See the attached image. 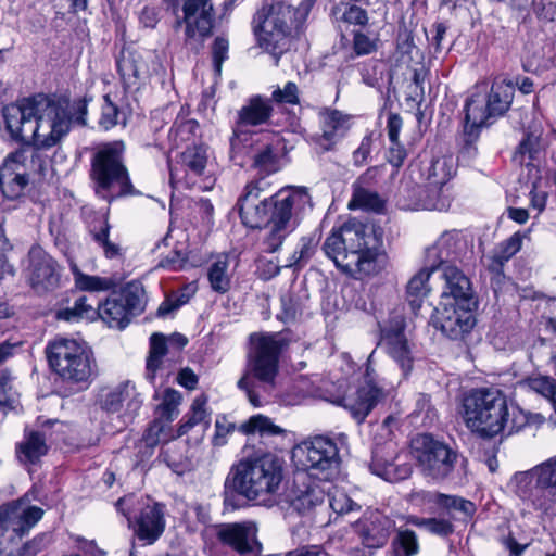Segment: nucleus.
I'll return each instance as SVG.
<instances>
[{
	"label": "nucleus",
	"mask_w": 556,
	"mask_h": 556,
	"mask_svg": "<svg viewBox=\"0 0 556 556\" xmlns=\"http://www.w3.org/2000/svg\"><path fill=\"white\" fill-rule=\"evenodd\" d=\"M292 459L303 470L323 473L328 479L337 472L340 464L336 442L325 435H316L298 444L292 451Z\"/></svg>",
	"instance_id": "14"
},
{
	"label": "nucleus",
	"mask_w": 556,
	"mask_h": 556,
	"mask_svg": "<svg viewBox=\"0 0 556 556\" xmlns=\"http://www.w3.org/2000/svg\"><path fill=\"white\" fill-rule=\"evenodd\" d=\"M536 481L547 501L549 513L556 509V456L534 467Z\"/></svg>",
	"instance_id": "32"
},
{
	"label": "nucleus",
	"mask_w": 556,
	"mask_h": 556,
	"mask_svg": "<svg viewBox=\"0 0 556 556\" xmlns=\"http://www.w3.org/2000/svg\"><path fill=\"white\" fill-rule=\"evenodd\" d=\"M71 269L75 286L81 291L100 292L115 287V281L112 278L86 275L78 269L76 264H72Z\"/></svg>",
	"instance_id": "40"
},
{
	"label": "nucleus",
	"mask_w": 556,
	"mask_h": 556,
	"mask_svg": "<svg viewBox=\"0 0 556 556\" xmlns=\"http://www.w3.org/2000/svg\"><path fill=\"white\" fill-rule=\"evenodd\" d=\"M93 240L102 248L106 258H122L124 255L123 248L110 240V225L104 218L99 230H91Z\"/></svg>",
	"instance_id": "47"
},
{
	"label": "nucleus",
	"mask_w": 556,
	"mask_h": 556,
	"mask_svg": "<svg viewBox=\"0 0 556 556\" xmlns=\"http://www.w3.org/2000/svg\"><path fill=\"white\" fill-rule=\"evenodd\" d=\"M427 185L426 194L422 199V205L426 210L445 211L450 207V199L444 194L443 187L437 188Z\"/></svg>",
	"instance_id": "52"
},
{
	"label": "nucleus",
	"mask_w": 556,
	"mask_h": 556,
	"mask_svg": "<svg viewBox=\"0 0 556 556\" xmlns=\"http://www.w3.org/2000/svg\"><path fill=\"white\" fill-rule=\"evenodd\" d=\"M28 280L36 292L53 290L59 286L60 267L40 247H33L28 252Z\"/></svg>",
	"instance_id": "20"
},
{
	"label": "nucleus",
	"mask_w": 556,
	"mask_h": 556,
	"mask_svg": "<svg viewBox=\"0 0 556 556\" xmlns=\"http://www.w3.org/2000/svg\"><path fill=\"white\" fill-rule=\"evenodd\" d=\"M124 152L123 141H112L98 147L91 157L90 178L96 194L104 200L135 194Z\"/></svg>",
	"instance_id": "8"
},
{
	"label": "nucleus",
	"mask_w": 556,
	"mask_h": 556,
	"mask_svg": "<svg viewBox=\"0 0 556 556\" xmlns=\"http://www.w3.org/2000/svg\"><path fill=\"white\" fill-rule=\"evenodd\" d=\"M349 206L378 212L383 207V201L376 192L363 188H356Z\"/></svg>",
	"instance_id": "50"
},
{
	"label": "nucleus",
	"mask_w": 556,
	"mask_h": 556,
	"mask_svg": "<svg viewBox=\"0 0 556 556\" xmlns=\"http://www.w3.org/2000/svg\"><path fill=\"white\" fill-rule=\"evenodd\" d=\"M235 430V425L228 421L225 417L217 418L215 421V434L213 443L216 446H222L227 442V437Z\"/></svg>",
	"instance_id": "63"
},
{
	"label": "nucleus",
	"mask_w": 556,
	"mask_h": 556,
	"mask_svg": "<svg viewBox=\"0 0 556 556\" xmlns=\"http://www.w3.org/2000/svg\"><path fill=\"white\" fill-rule=\"evenodd\" d=\"M394 522L378 510L367 511L354 525L364 546L368 548H380L389 540Z\"/></svg>",
	"instance_id": "22"
},
{
	"label": "nucleus",
	"mask_w": 556,
	"mask_h": 556,
	"mask_svg": "<svg viewBox=\"0 0 556 556\" xmlns=\"http://www.w3.org/2000/svg\"><path fill=\"white\" fill-rule=\"evenodd\" d=\"M115 506L127 518L138 540L151 545L163 534L166 522L162 504H150L130 494L121 497Z\"/></svg>",
	"instance_id": "11"
},
{
	"label": "nucleus",
	"mask_w": 556,
	"mask_h": 556,
	"mask_svg": "<svg viewBox=\"0 0 556 556\" xmlns=\"http://www.w3.org/2000/svg\"><path fill=\"white\" fill-rule=\"evenodd\" d=\"M533 11L536 17L544 22H552L556 18V7L544 0L533 1Z\"/></svg>",
	"instance_id": "64"
},
{
	"label": "nucleus",
	"mask_w": 556,
	"mask_h": 556,
	"mask_svg": "<svg viewBox=\"0 0 556 556\" xmlns=\"http://www.w3.org/2000/svg\"><path fill=\"white\" fill-rule=\"evenodd\" d=\"M11 250V244L5 238L4 231L0 226V281L7 277L12 278L15 274L13 265H11L4 257V253Z\"/></svg>",
	"instance_id": "57"
},
{
	"label": "nucleus",
	"mask_w": 556,
	"mask_h": 556,
	"mask_svg": "<svg viewBox=\"0 0 556 556\" xmlns=\"http://www.w3.org/2000/svg\"><path fill=\"white\" fill-rule=\"evenodd\" d=\"M48 451L45 434L38 431H30L25 434L24 440L16 447V455L23 464H35Z\"/></svg>",
	"instance_id": "33"
},
{
	"label": "nucleus",
	"mask_w": 556,
	"mask_h": 556,
	"mask_svg": "<svg viewBox=\"0 0 556 556\" xmlns=\"http://www.w3.org/2000/svg\"><path fill=\"white\" fill-rule=\"evenodd\" d=\"M527 233L516 232L492 252V254L484 257L485 266L494 274H501L503 266L508 262L520 249L522 239Z\"/></svg>",
	"instance_id": "31"
},
{
	"label": "nucleus",
	"mask_w": 556,
	"mask_h": 556,
	"mask_svg": "<svg viewBox=\"0 0 556 556\" xmlns=\"http://www.w3.org/2000/svg\"><path fill=\"white\" fill-rule=\"evenodd\" d=\"M397 452L392 443L386 446H377L372 452L370 470L374 475L389 482H396L408 478L412 466L407 463H395Z\"/></svg>",
	"instance_id": "26"
},
{
	"label": "nucleus",
	"mask_w": 556,
	"mask_h": 556,
	"mask_svg": "<svg viewBox=\"0 0 556 556\" xmlns=\"http://www.w3.org/2000/svg\"><path fill=\"white\" fill-rule=\"evenodd\" d=\"M319 241L320 233L318 231H314L308 236L302 237L298 249L290 255L285 267L294 269L304 267L315 254Z\"/></svg>",
	"instance_id": "37"
},
{
	"label": "nucleus",
	"mask_w": 556,
	"mask_h": 556,
	"mask_svg": "<svg viewBox=\"0 0 556 556\" xmlns=\"http://www.w3.org/2000/svg\"><path fill=\"white\" fill-rule=\"evenodd\" d=\"M460 415L467 428L482 437L491 438L509 429L507 400L496 388L471 390L463 399Z\"/></svg>",
	"instance_id": "6"
},
{
	"label": "nucleus",
	"mask_w": 556,
	"mask_h": 556,
	"mask_svg": "<svg viewBox=\"0 0 556 556\" xmlns=\"http://www.w3.org/2000/svg\"><path fill=\"white\" fill-rule=\"evenodd\" d=\"M267 188L264 178L248 184L239 201V213L247 227L265 226L263 244L267 252L274 253L296 228L300 215L311 206V198L305 188L287 187L260 200Z\"/></svg>",
	"instance_id": "2"
},
{
	"label": "nucleus",
	"mask_w": 556,
	"mask_h": 556,
	"mask_svg": "<svg viewBox=\"0 0 556 556\" xmlns=\"http://www.w3.org/2000/svg\"><path fill=\"white\" fill-rule=\"evenodd\" d=\"M117 68L125 83L135 84L143 73L146 65L137 53L123 51L121 58L117 60Z\"/></svg>",
	"instance_id": "38"
},
{
	"label": "nucleus",
	"mask_w": 556,
	"mask_h": 556,
	"mask_svg": "<svg viewBox=\"0 0 556 556\" xmlns=\"http://www.w3.org/2000/svg\"><path fill=\"white\" fill-rule=\"evenodd\" d=\"M271 97L278 103L296 104L299 102L298 86L292 81H288L282 89L277 88Z\"/></svg>",
	"instance_id": "56"
},
{
	"label": "nucleus",
	"mask_w": 556,
	"mask_h": 556,
	"mask_svg": "<svg viewBox=\"0 0 556 556\" xmlns=\"http://www.w3.org/2000/svg\"><path fill=\"white\" fill-rule=\"evenodd\" d=\"M475 306L450 300L444 301L442 307L437 309L434 325L447 338L460 340L472 330L476 324Z\"/></svg>",
	"instance_id": "17"
},
{
	"label": "nucleus",
	"mask_w": 556,
	"mask_h": 556,
	"mask_svg": "<svg viewBox=\"0 0 556 556\" xmlns=\"http://www.w3.org/2000/svg\"><path fill=\"white\" fill-rule=\"evenodd\" d=\"M316 0H302L295 9L285 2L263 8L253 20V33L257 45L274 56L276 65L280 56L289 49L290 39L300 31Z\"/></svg>",
	"instance_id": "5"
},
{
	"label": "nucleus",
	"mask_w": 556,
	"mask_h": 556,
	"mask_svg": "<svg viewBox=\"0 0 556 556\" xmlns=\"http://www.w3.org/2000/svg\"><path fill=\"white\" fill-rule=\"evenodd\" d=\"M454 173L453 157L446 155L433 159L424 170L427 185L434 189L444 187ZM434 191L437 192V190Z\"/></svg>",
	"instance_id": "35"
},
{
	"label": "nucleus",
	"mask_w": 556,
	"mask_h": 556,
	"mask_svg": "<svg viewBox=\"0 0 556 556\" xmlns=\"http://www.w3.org/2000/svg\"><path fill=\"white\" fill-rule=\"evenodd\" d=\"M432 270L425 263L424 268H421L407 283V296L413 308L419 307V301L427 296L430 291L428 280L431 276Z\"/></svg>",
	"instance_id": "39"
},
{
	"label": "nucleus",
	"mask_w": 556,
	"mask_h": 556,
	"mask_svg": "<svg viewBox=\"0 0 556 556\" xmlns=\"http://www.w3.org/2000/svg\"><path fill=\"white\" fill-rule=\"evenodd\" d=\"M515 89L505 80L494 81L488 96L472 94L465 105V131L473 135L489 119L505 114L514 98Z\"/></svg>",
	"instance_id": "12"
},
{
	"label": "nucleus",
	"mask_w": 556,
	"mask_h": 556,
	"mask_svg": "<svg viewBox=\"0 0 556 556\" xmlns=\"http://www.w3.org/2000/svg\"><path fill=\"white\" fill-rule=\"evenodd\" d=\"M43 516V510L37 506H25L11 503L0 506V532L11 530L17 535L25 534Z\"/></svg>",
	"instance_id": "24"
},
{
	"label": "nucleus",
	"mask_w": 556,
	"mask_h": 556,
	"mask_svg": "<svg viewBox=\"0 0 556 556\" xmlns=\"http://www.w3.org/2000/svg\"><path fill=\"white\" fill-rule=\"evenodd\" d=\"M273 113L270 100L261 96L250 98L247 103L238 111L237 129L245 126H258L266 124Z\"/></svg>",
	"instance_id": "29"
},
{
	"label": "nucleus",
	"mask_w": 556,
	"mask_h": 556,
	"mask_svg": "<svg viewBox=\"0 0 556 556\" xmlns=\"http://www.w3.org/2000/svg\"><path fill=\"white\" fill-rule=\"evenodd\" d=\"M283 341L277 333H252L247 365L237 387L245 392L254 407L263 404V396L276 388L279 356Z\"/></svg>",
	"instance_id": "4"
},
{
	"label": "nucleus",
	"mask_w": 556,
	"mask_h": 556,
	"mask_svg": "<svg viewBox=\"0 0 556 556\" xmlns=\"http://www.w3.org/2000/svg\"><path fill=\"white\" fill-rule=\"evenodd\" d=\"M230 147L233 154L252 152L253 167L260 174L269 175L281 167L278 148L271 142H260L249 132L235 130Z\"/></svg>",
	"instance_id": "16"
},
{
	"label": "nucleus",
	"mask_w": 556,
	"mask_h": 556,
	"mask_svg": "<svg viewBox=\"0 0 556 556\" xmlns=\"http://www.w3.org/2000/svg\"><path fill=\"white\" fill-rule=\"evenodd\" d=\"M228 40L223 37H217L213 43V63L216 74L222 73L223 62L228 58Z\"/></svg>",
	"instance_id": "60"
},
{
	"label": "nucleus",
	"mask_w": 556,
	"mask_h": 556,
	"mask_svg": "<svg viewBox=\"0 0 556 556\" xmlns=\"http://www.w3.org/2000/svg\"><path fill=\"white\" fill-rule=\"evenodd\" d=\"M216 536L239 556H258L262 552L257 527L253 521L219 525L216 527Z\"/></svg>",
	"instance_id": "19"
},
{
	"label": "nucleus",
	"mask_w": 556,
	"mask_h": 556,
	"mask_svg": "<svg viewBox=\"0 0 556 556\" xmlns=\"http://www.w3.org/2000/svg\"><path fill=\"white\" fill-rule=\"evenodd\" d=\"M328 495L330 508L339 515L359 509L358 504L341 490H334Z\"/></svg>",
	"instance_id": "53"
},
{
	"label": "nucleus",
	"mask_w": 556,
	"mask_h": 556,
	"mask_svg": "<svg viewBox=\"0 0 556 556\" xmlns=\"http://www.w3.org/2000/svg\"><path fill=\"white\" fill-rule=\"evenodd\" d=\"M161 456L166 465L178 475L184 473L189 468V460L181 453V447L177 445L167 446Z\"/></svg>",
	"instance_id": "51"
},
{
	"label": "nucleus",
	"mask_w": 556,
	"mask_h": 556,
	"mask_svg": "<svg viewBox=\"0 0 556 556\" xmlns=\"http://www.w3.org/2000/svg\"><path fill=\"white\" fill-rule=\"evenodd\" d=\"M389 390L379 386L377 375L368 364L364 375L363 383L354 393L346 395L342 400V405L348 409L352 417L358 422H363L372 408L387 395Z\"/></svg>",
	"instance_id": "15"
},
{
	"label": "nucleus",
	"mask_w": 556,
	"mask_h": 556,
	"mask_svg": "<svg viewBox=\"0 0 556 556\" xmlns=\"http://www.w3.org/2000/svg\"><path fill=\"white\" fill-rule=\"evenodd\" d=\"M409 447L416 467L431 481L441 482L448 479L459 460L457 451L428 433L414 437Z\"/></svg>",
	"instance_id": "10"
},
{
	"label": "nucleus",
	"mask_w": 556,
	"mask_h": 556,
	"mask_svg": "<svg viewBox=\"0 0 556 556\" xmlns=\"http://www.w3.org/2000/svg\"><path fill=\"white\" fill-rule=\"evenodd\" d=\"M118 108L110 100L109 96H104V104L102 105L100 126L109 130L118 123Z\"/></svg>",
	"instance_id": "55"
},
{
	"label": "nucleus",
	"mask_w": 556,
	"mask_h": 556,
	"mask_svg": "<svg viewBox=\"0 0 556 556\" xmlns=\"http://www.w3.org/2000/svg\"><path fill=\"white\" fill-rule=\"evenodd\" d=\"M443 279L445 287L443 290L444 301L467 303V305H476L472 296L471 283L455 265H446L443 269Z\"/></svg>",
	"instance_id": "28"
},
{
	"label": "nucleus",
	"mask_w": 556,
	"mask_h": 556,
	"mask_svg": "<svg viewBox=\"0 0 556 556\" xmlns=\"http://www.w3.org/2000/svg\"><path fill=\"white\" fill-rule=\"evenodd\" d=\"M166 352L165 337L161 333H153L150 338V353L147 359V377L150 381H153Z\"/></svg>",
	"instance_id": "45"
},
{
	"label": "nucleus",
	"mask_w": 556,
	"mask_h": 556,
	"mask_svg": "<svg viewBox=\"0 0 556 556\" xmlns=\"http://www.w3.org/2000/svg\"><path fill=\"white\" fill-rule=\"evenodd\" d=\"M545 418L541 414L526 415L523 412H513L509 422V432L519 431L526 424H543Z\"/></svg>",
	"instance_id": "59"
},
{
	"label": "nucleus",
	"mask_w": 556,
	"mask_h": 556,
	"mask_svg": "<svg viewBox=\"0 0 556 556\" xmlns=\"http://www.w3.org/2000/svg\"><path fill=\"white\" fill-rule=\"evenodd\" d=\"M286 497L296 511L306 514L324 504L326 490L320 481L312 479L306 472H300L295 476Z\"/></svg>",
	"instance_id": "21"
},
{
	"label": "nucleus",
	"mask_w": 556,
	"mask_h": 556,
	"mask_svg": "<svg viewBox=\"0 0 556 556\" xmlns=\"http://www.w3.org/2000/svg\"><path fill=\"white\" fill-rule=\"evenodd\" d=\"M46 352L50 367L64 380L88 382L97 375L91 350L77 340L55 338Z\"/></svg>",
	"instance_id": "9"
},
{
	"label": "nucleus",
	"mask_w": 556,
	"mask_h": 556,
	"mask_svg": "<svg viewBox=\"0 0 556 556\" xmlns=\"http://www.w3.org/2000/svg\"><path fill=\"white\" fill-rule=\"evenodd\" d=\"M96 314L92 305L87 303V296H79L72 307L59 309L56 318L65 321H76L83 318H92Z\"/></svg>",
	"instance_id": "48"
},
{
	"label": "nucleus",
	"mask_w": 556,
	"mask_h": 556,
	"mask_svg": "<svg viewBox=\"0 0 556 556\" xmlns=\"http://www.w3.org/2000/svg\"><path fill=\"white\" fill-rule=\"evenodd\" d=\"M180 403V392L174 389H167L164 393L163 402L161 404L163 414L166 415L168 419H173V417L177 415V407L179 406Z\"/></svg>",
	"instance_id": "58"
},
{
	"label": "nucleus",
	"mask_w": 556,
	"mask_h": 556,
	"mask_svg": "<svg viewBox=\"0 0 556 556\" xmlns=\"http://www.w3.org/2000/svg\"><path fill=\"white\" fill-rule=\"evenodd\" d=\"M228 255L218 256L207 268V279L211 289L219 294H225L231 287V271L229 269Z\"/></svg>",
	"instance_id": "36"
},
{
	"label": "nucleus",
	"mask_w": 556,
	"mask_h": 556,
	"mask_svg": "<svg viewBox=\"0 0 556 556\" xmlns=\"http://www.w3.org/2000/svg\"><path fill=\"white\" fill-rule=\"evenodd\" d=\"M405 321L400 315L381 327L379 346L400 366L406 377L413 369L414 357L404 333Z\"/></svg>",
	"instance_id": "18"
},
{
	"label": "nucleus",
	"mask_w": 556,
	"mask_h": 556,
	"mask_svg": "<svg viewBox=\"0 0 556 556\" xmlns=\"http://www.w3.org/2000/svg\"><path fill=\"white\" fill-rule=\"evenodd\" d=\"M182 10L188 38L203 39L211 35L214 22L212 0H186Z\"/></svg>",
	"instance_id": "25"
},
{
	"label": "nucleus",
	"mask_w": 556,
	"mask_h": 556,
	"mask_svg": "<svg viewBox=\"0 0 556 556\" xmlns=\"http://www.w3.org/2000/svg\"><path fill=\"white\" fill-rule=\"evenodd\" d=\"M353 49L356 55H367L376 51L377 42L369 36L357 31L354 34Z\"/></svg>",
	"instance_id": "61"
},
{
	"label": "nucleus",
	"mask_w": 556,
	"mask_h": 556,
	"mask_svg": "<svg viewBox=\"0 0 556 556\" xmlns=\"http://www.w3.org/2000/svg\"><path fill=\"white\" fill-rule=\"evenodd\" d=\"M509 490L522 501L530 502L535 510L543 514H548L547 501L544 497L541 486L536 481V473L534 467L527 471L515 473L509 482Z\"/></svg>",
	"instance_id": "27"
},
{
	"label": "nucleus",
	"mask_w": 556,
	"mask_h": 556,
	"mask_svg": "<svg viewBox=\"0 0 556 556\" xmlns=\"http://www.w3.org/2000/svg\"><path fill=\"white\" fill-rule=\"evenodd\" d=\"M348 122L349 117L337 110H327L321 114V140L325 141V149H329L348 130Z\"/></svg>",
	"instance_id": "34"
},
{
	"label": "nucleus",
	"mask_w": 556,
	"mask_h": 556,
	"mask_svg": "<svg viewBox=\"0 0 556 556\" xmlns=\"http://www.w3.org/2000/svg\"><path fill=\"white\" fill-rule=\"evenodd\" d=\"M182 165L195 176L204 173L207 163L206 148L202 146H194L187 148L181 153Z\"/></svg>",
	"instance_id": "46"
},
{
	"label": "nucleus",
	"mask_w": 556,
	"mask_h": 556,
	"mask_svg": "<svg viewBox=\"0 0 556 556\" xmlns=\"http://www.w3.org/2000/svg\"><path fill=\"white\" fill-rule=\"evenodd\" d=\"M240 430L245 434H260L261 437L279 435L285 430L275 425L270 418L264 415H255L240 426Z\"/></svg>",
	"instance_id": "42"
},
{
	"label": "nucleus",
	"mask_w": 556,
	"mask_h": 556,
	"mask_svg": "<svg viewBox=\"0 0 556 556\" xmlns=\"http://www.w3.org/2000/svg\"><path fill=\"white\" fill-rule=\"evenodd\" d=\"M87 100H53L43 94L26 98L3 108L2 118L15 141L31 142L10 153L0 167V189L10 200L20 198L28 185L29 172H43L40 149L56 146L74 124L86 125Z\"/></svg>",
	"instance_id": "1"
},
{
	"label": "nucleus",
	"mask_w": 556,
	"mask_h": 556,
	"mask_svg": "<svg viewBox=\"0 0 556 556\" xmlns=\"http://www.w3.org/2000/svg\"><path fill=\"white\" fill-rule=\"evenodd\" d=\"M206 403L207 397L203 394L194 399L190 414L187 415L186 421H184L178 429V435L186 434L197 425L204 424L207 426L210 424V414L206 409Z\"/></svg>",
	"instance_id": "43"
},
{
	"label": "nucleus",
	"mask_w": 556,
	"mask_h": 556,
	"mask_svg": "<svg viewBox=\"0 0 556 556\" xmlns=\"http://www.w3.org/2000/svg\"><path fill=\"white\" fill-rule=\"evenodd\" d=\"M394 556H416L419 553L417 534L409 529H399L392 542Z\"/></svg>",
	"instance_id": "44"
},
{
	"label": "nucleus",
	"mask_w": 556,
	"mask_h": 556,
	"mask_svg": "<svg viewBox=\"0 0 556 556\" xmlns=\"http://www.w3.org/2000/svg\"><path fill=\"white\" fill-rule=\"evenodd\" d=\"M442 508H446L448 510H456L463 514L464 517H470L473 515L476 510V506L472 502L465 500L459 496L447 495L444 496Z\"/></svg>",
	"instance_id": "54"
},
{
	"label": "nucleus",
	"mask_w": 556,
	"mask_h": 556,
	"mask_svg": "<svg viewBox=\"0 0 556 556\" xmlns=\"http://www.w3.org/2000/svg\"><path fill=\"white\" fill-rule=\"evenodd\" d=\"M144 309V290L137 281L128 282L99 304L97 314L110 328H126L131 317Z\"/></svg>",
	"instance_id": "13"
},
{
	"label": "nucleus",
	"mask_w": 556,
	"mask_h": 556,
	"mask_svg": "<svg viewBox=\"0 0 556 556\" xmlns=\"http://www.w3.org/2000/svg\"><path fill=\"white\" fill-rule=\"evenodd\" d=\"M465 248L459 232L444 231L437 241L426 249L425 263L432 270L443 269L460 257Z\"/></svg>",
	"instance_id": "23"
},
{
	"label": "nucleus",
	"mask_w": 556,
	"mask_h": 556,
	"mask_svg": "<svg viewBox=\"0 0 556 556\" xmlns=\"http://www.w3.org/2000/svg\"><path fill=\"white\" fill-rule=\"evenodd\" d=\"M520 387L529 389L543 397L552 405L556 414V382L548 376H532L520 381Z\"/></svg>",
	"instance_id": "41"
},
{
	"label": "nucleus",
	"mask_w": 556,
	"mask_h": 556,
	"mask_svg": "<svg viewBox=\"0 0 556 556\" xmlns=\"http://www.w3.org/2000/svg\"><path fill=\"white\" fill-rule=\"evenodd\" d=\"M342 20L353 25H365L368 22L366 10L355 3H348L342 15Z\"/></svg>",
	"instance_id": "62"
},
{
	"label": "nucleus",
	"mask_w": 556,
	"mask_h": 556,
	"mask_svg": "<svg viewBox=\"0 0 556 556\" xmlns=\"http://www.w3.org/2000/svg\"><path fill=\"white\" fill-rule=\"evenodd\" d=\"M124 402H127V407L130 410L138 409L141 404L135 386L129 381L119 383L101 397L102 408L111 413L119 410Z\"/></svg>",
	"instance_id": "30"
},
{
	"label": "nucleus",
	"mask_w": 556,
	"mask_h": 556,
	"mask_svg": "<svg viewBox=\"0 0 556 556\" xmlns=\"http://www.w3.org/2000/svg\"><path fill=\"white\" fill-rule=\"evenodd\" d=\"M282 481L280 460L270 454L243 459L231 468L228 483L249 501H266L277 493Z\"/></svg>",
	"instance_id": "7"
},
{
	"label": "nucleus",
	"mask_w": 556,
	"mask_h": 556,
	"mask_svg": "<svg viewBox=\"0 0 556 556\" xmlns=\"http://www.w3.org/2000/svg\"><path fill=\"white\" fill-rule=\"evenodd\" d=\"M381 233L361 222L350 219L332 229L323 250L343 273L359 278L379 270Z\"/></svg>",
	"instance_id": "3"
},
{
	"label": "nucleus",
	"mask_w": 556,
	"mask_h": 556,
	"mask_svg": "<svg viewBox=\"0 0 556 556\" xmlns=\"http://www.w3.org/2000/svg\"><path fill=\"white\" fill-rule=\"evenodd\" d=\"M407 523L422 528L432 534L441 536H446L453 532V525L446 519L409 516L407 518Z\"/></svg>",
	"instance_id": "49"
}]
</instances>
